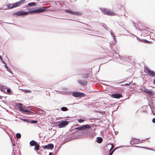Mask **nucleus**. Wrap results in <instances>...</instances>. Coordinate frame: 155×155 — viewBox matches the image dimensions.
Segmentation results:
<instances>
[{"mask_svg": "<svg viewBox=\"0 0 155 155\" xmlns=\"http://www.w3.org/2000/svg\"><path fill=\"white\" fill-rule=\"evenodd\" d=\"M2 22V21L0 20V24H1Z\"/></svg>", "mask_w": 155, "mask_h": 155, "instance_id": "nucleus-59", "label": "nucleus"}, {"mask_svg": "<svg viewBox=\"0 0 155 155\" xmlns=\"http://www.w3.org/2000/svg\"><path fill=\"white\" fill-rule=\"evenodd\" d=\"M90 127L88 129H87L86 131L84 132L83 135L88 136L91 139H93L96 135V134L94 132V131L93 130H91V126L93 124L90 125Z\"/></svg>", "mask_w": 155, "mask_h": 155, "instance_id": "nucleus-2", "label": "nucleus"}, {"mask_svg": "<svg viewBox=\"0 0 155 155\" xmlns=\"http://www.w3.org/2000/svg\"><path fill=\"white\" fill-rule=\"evenodd\" d=\"M90 127V125L86 124L82 125H78V124L73 126L71 127V129L72 130L74 129L75 130H78V131H79V132L83 135L84 132L86 131L87 129H88Z\"/></svg>", "mask_w": 155, "mask_h": 155, "instance_id": "nucleus-1", "label": "nucleus"}, {"mask_svg": "<svg viewBox=\"0 0 155 155\" xmlns=\"http://www.w3.org/2000/svg\"><path fill=\"white\" fill-rule=\"evenodd\" d=\"M130 83H127V84H124V85L125 86H129V85H130Z\"/></svg>", "mask_w": 155, "mask_h": 155, "instance_id": "nucleus-52", "label": "nucleus"}, {"mask_svg": "<svg viewBox=\"0 0 155 155\" xmlns=\"http://www.w3.org/2000/svg\"><path fill=\"white\" fill-rule=\"evenodd\" d=\"M134 146L135 147H138L143 148L145 149H147V150H152V149H151L148 147H140V146Z\"/></svg>", "mask_w": 155, "mask_h": 155, "instance_id": "nucleus-36", "label": "nucleus"}, {"mask_svg": "<svg viewBox=\"0 0 155 155\" xmlns=\"http://www.w3.org/2000/svg\"><path fill=\"white\" fill-rule=\"evenodd\" d=\"M29 107H30L29 106H28L27 107V108L28 109H26L25 108V111L24 112L26 114H30L31 113H33V112H32L31 110H29Z\"/></svg>", "mask_w": 155, "mask_h": 155, "instance_id": "nucleus-22", "label": "nucleus"}, {"mask_svg": "<svg viewBox=\"0 0 155 155\" xmlns=\"http://www.w3.org/2000/svg\"><path fill=\"white\" fill-rule=\"evenodd\" d=\"M147 89L145 87H142L141 88L140 91H141L144 92V93H145Z\"/></svg>", "mask_w": 155, "mask_h": 155, "instance_id": "nucleus-33", "label": "nucleus"}, {"mask_svg": "<svg viewBox=\"0 0 155 155\" xmlns=\"http://www.w3.org/2000/svg\"><path fill=\"white\" fill-rule=\"evenodd\" d=\"M150 107L151 110H152V108L151 107V106L150 105Z\"/></svg>", "mask_w": 155, "mask_h": 155, "instance_id": "nucleus-62", "label": "nucleus"}, {"mask_svg": "<svg viewBox=\"0 0 155 155\" xmlns=\"http://www.w3.org/2000/svg\"><path fill=\"white\" fill-rule=\"evenodd\" d=\"M103 140V139L100 137H98L96 138V142L99 143H101Z\"/></svg>", "mask_w": 155, "mask_h": 155, "instance_id": "nucleus-21", "label": "nucleus"}, {"mask_svg": "<svg viewBox=\"0 0 155 155\" xmlns=\"http://www.w3.org/2000/svg\"><path fill=\"white\" fill-rule=\"evenodd\" d=\"M46 10V8L44 7H35L36 13H42Z\"/></svg>", "mask_w": 155, "mask_h": 155, "instance_id": "nucleus-9", "label": "nucleus"}, {"mask_svg": "<svg viewBox=\"0 0 155 155\" xmlns=\"http://www.w3.org/2000/svg\"><path fill=\"white\" fill-rule=\"evenodd\" d=\"M16 137L18 138H20L21 137V134L19 133H17L16 134Z\"/></svg>", "mask_w": 155, "mask_h": 155, "instance_id": "nucleus-38", "label": "nucleus"}, {"mask_svg": "<svg viewBox=\"0 0 155 155\" xmlns=\"http://www.w3.org/2000/svg\"><path fill=\"white\" fill-rule=\"evenodd\" d=\"M5 88H7L6 87L4 86V85H0V90L2 91L3 92L5 91Z\"/></svg>", "mask_w": 155, "mask_h": 155, "instance_id": "nucleus-27", "label": "nucleus"}, {"mask_svg": "<svg viewBox=\"0 0 155 155\" xmlns=\"http://www.w3.org/2000/svg\"><path fill=\"white\" fill-rule=\"evenodd\" d=\"M110 33L111 35L114 37V36H115L114 35V33L112 32L111 31H110Z\"/></svg>", "mask_w": 155, "mask_h": 155, "instance_id": "nucleus-45", "label": "nucleus"}, {"mask_svg": "<svg viewBox=\"0 0 155 155\" xmlns=\"http://www.w3.org/2000/svg\"><path fill=\"white\" fill-rule=\"evenodd\" d=\"M38 121L36 120H31L30 121L29 120V122L28 123H30L32 124H35L37 123Z\"/></svg>", "mask_w": 155, "mask_h": 155, "instance_id": "nucleus-35", "label": "nucleus"}, {"mask_svg": "<svg viewBox=\"0 0 155 155\" xmlns=\"http://www.w3.org/2000/svg\"><path fill=\"white\" fill-rule=\"evenodd\" d=\"M109 44H110V49H111V50H112L113 49V48L112 47H111L110 43Z\"/></svg>", "mask_w": 155, "mask_h": 155, "instance_id": "nucleus-50", "label": "nucleus"}, {"mask_svg": "<svg viewBox=\"0 0 155 155\" xmlns=\"http://www.w3.org/2000/svg\"><path fill=\"white\" fill-rule=\"evenodd\" d=\"M7 71H8L9 73L12 74V75L13 74L12 71L10 69H8L7 70Z\"/></svg>", "mask_w": 155, "mask_h": 155, "instance_id": "nucleus-44", "label": "nucleus"}, {"mask_svg": "<svg viewBox=\"0 0 155 155\" xmlns=\"http://www.w3.org/2000/svg\"><path fill=\"white\" fill-rule=\"evenodd\" d=\"M144 71L148 76L155 78V72L151 70L147 67L144 68Z\"/></svg>", "mask_w": 155, "mask_h": 155, "instance_id": "nucleus-4", "label": "nucleus"}, {"mask_svg": "<svg viewBox=\"0 0 155 155\" xmlns=\"http://www.w3.org/2000/svg\"><path fill=\"white\" fill-rule=\"evenodd\" d=\"M67 93L71 94L72 95L75 97H81L85 96V94L84 93L78 91H68L67 92Z\"/></svg>", "mask_w": 155, "mask_h": 155, "instance_id": "nucleus-3", "label": "nucleus"}, {"mask_svg": "<svg viewBox=\"0 0 155 155\" xmlns=\"http://www.w3.org/2000/svg\"><path fill=\"white\" fill-rule=\"evenodd\" d=\"M151 42L150 41H148V42H147V43H151Z\"/></svg>", "mask_w": 155, "mask_h": 155, "instance_id": "nucleus-61", "label": "nucleus"}, {"mask_svg": "<svg viewBox=\"0 0 155 155\" xmlns=\"http://www.w3.org/2000/svg\"><path fill=\"white\" fill-rule=\"evenodd\" d=\"M130 143L131 145L137 144H138V142H137L136 140H134V139L131 140L130 142Z\"/></svg>", "mask_w": 155, "mask_h": 155, "instance_id": "nucleus-26", "label": "nucleus"}, {"mask_svg": "<svg viewBox=\"0 0 155 155\" xmlns=\"http://www.w3.org/2000/svg\"><path fill=\"white\" fill-rule=\"evenodd\" d=\"M30 110H31V111H33V110H32L31 109H30Z\"/></svg>", "mask_w": 155, "mask_h": 155, "instance_id": "nucleus-64", "label": "nucleus"}, {"mask_svg": "<svg viewBox=\"0 0 155 155\" xmlns=\"http://www.w3.org/2000/svg\"><path fill=\"white\" fill-rule=\"evenodd\" d=\"M27 12L24 11L23 10H21L14 12L13 14V15L14 16H23L27 15Z\"/></svg>", "mask_w": 155, "mask_h": 155, "instance_id": "nucleus-6", "label": "nucleus"}, {"mask_svg": "<svg viewBox=\"0 0 155 155\" xmlns=\"http://www.w3.org/2000/svg\"><path fill=\"white\" fill-rule=\"evenodd\" d=\"M78 82L80 84L84 86H86L87 84V81H83L82 80H79Z\"/></svg>", "mask_w": 155, "mask_h": 155, "instance_id": "nucleus-19", "label": "nucleus"}, {"mask_svg": "<svg viewBox=\"0 0 155 155\" xmlns=\"http://www.w3.org/2000/svg\"><path fill=\"white\" fill-rule=\"evenodd\" d=\"M28 5L29 7L35 6L37 5V4L35 2H31L28 3Z\"/></svg>", "mask_w": 155, "mask_h": 155, "instance_id": "nucleus-25", "label": "nucleus"}, {"mask_svg": "<svg viewBox=\"0 0 155 155\" xmlns=\"http://www.w3.org/2000/svg\"><path fill=\"white\" fill-rule=\"evenodd\" d=\"M49 155H53V153L52 152H50L49 153Z\"/></svg>", "mask_w": 155, "mask_h": 155, "instance_id": "nucleus-53", "label": "nucleus"}, {"mask_svg": "<svg viewBox=\"0 0 155 155\" xmlns=\"http://www.w3.org/2000/svg\"><path fill=\"white\" fill-rule=\"evenodd\" d=\"M5 64V65H4V66L5 67V68L7 69H8V66L6 64Z\"/></svg>", "mask_w": 155, "mask_h": 155, "instance_id": "nucleus-47", "label": "nucleus"}, {"mask_svg": "<svg viewBox=\"0 0 155 155\" xmlns=\"http://www.w3.org/2000/svg\"><path fill=\"white\" fill-rule=\"evenodd\" d=\"M124 28L125 30L126 31H127V32H129V33H130V32H129L128 31H127V30H126V29H124V28Z\"/></svg>", "mask_w": 155, "mask_h": 155, "instance_id": "nucleus-60", "label": "nucleus"}, {"mask_svg": "<svg viewBox=\"0 0 155 155\" xmlns=\"http://www.w3.org/2000/svg\"><path fill=\"white\" fill-rule=\"evenodd\" d=\"M54 147V145L51 143L48 144L47 145L42 146V147L44 149L52 150Z\"/></svg>", "mask_w": 155, "mask_h": 155, "instance_id": "nucleus-11", "label": "nucleus"}, {"mask_svg": "<svg viewBox=\"0 0 155 155\" xmlns=\"http://www.w3.org/2000/svg\"><path fill=\"white\" fill-rule=\"evenodd\" d=\"M22 90L24 91L25 93L30 92L31 91L30 90H28L24 89Z\"/></svg>", "mask_w": 155, "mask_h": 155, "instance_id": "nucleus-43", "label": "nucleus"}, {"mask_svg": "<svg viewBox=\"0 0 155 155\" xmlns=\"http://www.w3.org/2000/svg\"><path fill=\"white\" fill-rule=\"evenodd\" d=\"M37 143H38L35 140H32L30 141L29 144L30 146H34L36 145Z\"/></svg>", "mask_w": 155, "mask_h": 155, "instance_id": "nucleus-20", "label": "nucleus"}, {"mask_svg": "<svg viewBox=\"0 0 155 155\" xmlns=\"http://www.w3.org/2000/svg\"><path fill=\"white\" fill-rule=\"evenodd\" d=\"M152 121L153 123H155V118H153L152 120Z\"/></svg>", "mask_w": 155, "mask_h": 155, "instance_id": "nucleus-49", "label": "nucleus"}, {"mask_svg": "<svg viewBox=\"0 0 155 155\" xmlns=\"http://www.w3.org/2000/svg\"><path fill=\"white\" fill-rule=\"evenodd\" d=\"M101 25H102V26L104 27V28L106 29V30H108L109 29V28L107 27V25H105L104 23H101Z\"/></svg>", "mask_w": 155, "mask_h": 155, "instance_id": "nucleus-34", "label": "nucleus"}, {"mask_svg": "<svg viewBox=\"0 0 155 155\" xmlns=\"http://www.w3.org/2000/svg\"><path fill=\"white\" fill-rule=\"evenodd\" d=\"M61 110L63 111H66L68 110V109L67 107H63L61 108Z\"/></svg>", "mask_w": 155, "mask_h": 155, "instance_id": "nucleus-32", "label": "nucleus"}, {"mask_svg": "<svg viewBox=\"0 0 155 155\" xmlns=\"http://www.w3.org/2000/svg\"><path fill=\"white\" fill-rule=\"evenodd\" d=\"M136 37V36H135ZM136 37L137 39L139 41H140L141 42H143L144 43H147V42H148V41H147L146 40V39H140L139 38H138L136 36Z\"/></svg>", "mask_w": 155, "mask_h": 155, "instance_id": "nucleus-23", "label": "nucleus"}, {"mask_svg": "<svg viewBox=\"0 0 155 155\" xmlns=\"http://www.w3.org/2000/svg\"><path fill=\"white\" fill-rule=\"evenodd\" d=\"M40 149V146L38 143H37V144L34 146V150L36 151V153L37 154H38V151Z\"/></svg>", "mask_w": 155, "mask_h": 155, "instance_id": "nucleus-17", "label": "nucleus"}, {"mask_svg": "<svg viewBox=\"0 0 155 155\" xmlns=\"http://www.w3.org/2000/svg\"><path fill=\"white\" fill-rule=\"evenodd\" d=\"M23 105V104L21 103H17L16 106L18 108V109L22 107Z\"/></svg>", "mask_w": 155, "mask_h": 155, "instance_id": "nucleus-31", "label": "nucleus"}, {"mask_svg": "<svg viewBox=\"0 0 155 155\" xmlns=\"http://www.w3.org/2000/svg\"><path fill=\"white\" fill-rule=\"evenodd\" d=\"M21 120L25 122L29 123V119H21Z\"/></svg>", "mask_w": 155, "mask_h": 155, "instance_id": "nucleus-39", "label": "nucleus"}, {"mask_svg": "<svg viewBox=\"0 0 155 155\" xmlns=\"http://www.w3.org/2000/svg\"><path fill=\"white\" fill-rule=\"evenodd\" d=\"M145 93L150 96H153L154 94L153 92L151 91V90H149L148 89H147Z\"/></svg>", "mask_w": 155, "mask_h": 155, "instance_id": "nucleus-18", "label": "nucleus"}, {"mask_svg": "<svg viewBox=\"0 0 155 155\" xmlns=\"http://www.w3.org/2000/svg\"><path fill=\"white\" fill-rule=\"evenodd\" d=\"M0 59L2 63L5 64V62L3 60L2 57L1 55L0 56Z\"/></svg>", "mask_w": 155, "mask_h": 155, "instance_id": "nucleus-42", "label": "nucleus"}, {"mask_svg": "<svg viewBox=\"0 0 155 155\" xmlns=\"http://www.w3.org/2000/svg\"><path fill=\"white\" fill-rule=\"evenodd\" d=\"M147 107V106H143L142 107V108H146Z\"/></svg>", "mask_w": 155, "mask_h": 155, "instance_id": "nucleus-57", "label": "nucleus"}, {"mask_svg": "<svg viewBox=\"0 0 155 155\" xmlns=\"http://www.w3.org/2000/svg\"><path fill=\"white\" fill-rule=\"evenodd\" d=\"M25 0H21L15 3H13V7L14 8L19 6L21 5L23 3Z\"/></svg>", "mask_w": 155, "mask_h": 155, "instance_id": "nucleus-12", "label": "nucleus"}, {"mask_svg": "<svg viewBox=\"0 0 155 155\" xmlns=\"http://www.w3.org/2000/svg\"><path fill=\"white\" fill-rule=\"evenodd\" d=\"M108 155H112L111 153H109V154H108Z\"/></svg>", "mask_w": 155, "mask_h": 155, "instance_id": "nucleus-63", "label": "nucleus"}, {"mask_svg": "<svg viewBox=\"0 0 155 155\" xmlns=\"http://www.w3.org/2000/svg\"><path fill=\"white\" fill-rule=\"evenodd\" d=\"M153 84H155V79H153Z\"/></svg>", "mask_w": 155, "mask_h": 155, "instance_id": "nucleus-56", "label": "nucleus"}, {"mask_svg": "<svg viewBox=\"0 0 155 155\" xmlns=\"http://www.w3.org/2000/svg\"><path fill=\"white\" fill-rule=\"evenodd\" d=\"M79 134V132L78 131H75L73 132V133L71 134L72 137L74 139H76L77 138V136Z\"/></svg>", "mask_w": 155, "mask_h": 155, "instance_id": "nucleus-15", "label": "nucleus"}, {"mask_svg": "<svg viewBox=\"0 0 155 155\" xmlns=\"http://www.w3.org/2000/svg\"><path fill=\"white\" fill-rule=\"evenodd\" d=\"M33 107L34 109H35V110H38V111H42V110L41 109L37 107Z\"/></svg>", "mask_w": 155, "mask_h": 155, "instance_id": "nucleus-41", "label": "nucleus"}, {"mask_svg": "<svg viewBox=\"0 0 155 155\" xmlns=\"http://www.w3.org/2000/svg\"><path fill=\"white\" fill-rule=\"evenodd\" d=\"M7 93L9 94H13L12 91L11 89L9 88H8V87L7 88Z\"/></svg>", "mask_w": 155, "mask_h": 155, "instance_id": "nucleus-28", "label": "nucleus"}, {"mask_svg": "<svg viewBox=\"0 0 155 155\" xmlns=\"http://www.w3.org/2000/svg\"><path fill=\"white\" fill-rule=\"evenodd\" d=\"M133 146L132 145H122V146H120L119 147H115L111 152L109 151V153H111L112 155L113 154V153H114V152L117 149L119 148H120L123 147H132Z\"/></svg>", "mask_w": 155, "mask_h": 155, "instance_id": "nucleus-13", "label": "nucleus"}, {"mask_svg": "<svg viewBox=\"0 0 155 155\" xmlns=\"http://www.w3.org/2000/svg\"><path fill=\"white\" fill-rule=\"evenodd\" d=\"M73 139L74 138L72 137H70V135L68 136H67V137L64 139V143H65Z\"/></svg>", "mask_w": 155, "mask_h": 155, "instance_id": "nucleus-16", "label": "nucleus"}, {"mask_svg": "<svg viewBox=\"0 0 155 155\" xmlns=\"http://www.w3.org/2000/svg\"><path fill=\"white\" fill-rule=\"evenodd\" d=\"M25 109V108L22 107L20 108L19 109H18V110L20 111H22L23 112H24Z\"/></svg>", "mask_w": 155, "mask_h": 155, "instance_id": "nucleus-37", "label": "nucleus"}, {"mask_svg": "<svg viewBox=\"0 0 155 155\" xmlns=\"http://www.w3.org/2000/svg\"><path fill=\"white\" fill-rule=\"evenodd\" d=\"M65 12L66 13L78 16H80L82 14V13L81 12H73L71 10H69L67 9H66Z\"/></svg>", "mask_w": 155, "mask_h": 155, "instance_id": "nucleus-7", "label": "nucleus"}, {"mask_svg": "<svg viewBox=\"0 0 155 155\" xmlns=\"http://www.w3.org/2000/svg\"><path fill=\"white\" fill-rule=\"evenodd\" d=\"M100 10L105 15H113L114 14V13L111 12L109 10L105 8H100Z\"/></svg>", "mask_w": 155, "mask_h": 155, "instance_id": "nucleus-8", "label": "nucleus"}, {"mask_svg": "<svg viewBox=\"0 0 155 155\" xmlns=\"http://www.w3.org/2000/svg\"><path fill=\"white\" fill-rule=\"evenodd\" d=\"M132 139H134V140H137V142H138V143H142V141H144L145 140L147 139H146L145 140H140L139 139H137L136 138H133Z\"/></svg>", "mask_w": 155, "mask_h": 155, "instance_id": "nucleus-29", "label": "nucleus"}, {"mask_svg": "<svg viewBox=\"0 0 155 155\" xmlns=\"http://www.w3.org/2000/svg\"><path fill=\"white\" fill-rule=\"evenodd\" d=\"M3 97L2 96L0 95V99H2Z\"/></svg>", "mask_w": 155, "mask_h": 155, "instance_id": "nucleus-55", "label": "nucleus"}, {"mask_svg": "<svg viewBox=\"0 0 155 155\" xmlns=\"http://www.w3.org/2000/svg\"><path fill=\"white\" fill-rule=\"evenodd\" d=\"M57 123L58 124L59 127L61 128L65 127L68 124V121L64 120L58 121Z\"/></svg>", "mask_w": 155, "mask_h": 155, "instance_id": "nucleus-5", "label": "nucleus"}, {"mask_svg": "<svg viewBox=\"0 0 155 155\" xmlns=\"http://www.w3.org/2000/svg\"><path fill=\"white\" fill-rule=\"evenodd\" d=\"M110 97L112 98L119 99L122 97V95L121 94L118 93H115L114 94H110Z\"/></svg>", "mask_w": 155, "mask_h": 155, "instance_id": "nucleus-10", "label": "nucleus"}, {"mask_svg": "<svg viewBox=\"0 0 155 155\" xmlns=\"http://www.w3.org/2000/svg\"><path fill=\"white\" fill-rule=\"evenodd\" d=\"M6 6L9 9H12L14 8L13 3L7 4Z\"/></svg>", "mask_w": 155, "mask_h": 155, "instance_id": "nucleus-24", "label": "nucleus"}, {"mask_svg": "<svg viewBox=\"0 0 155 155\" xmlns=\"http://www.w3.org/2000/svg\"><path fill=\"white\" fill-rule=\"evenodd\" d=\"M113 39L114 40V41H115V42H117L116 39V38H115V36H114V37L113 38Z\"/></svg>", "mask_w": 155, "mask_h": 155, "instance_id": "nucleus-48", "label": "nucleus"}, {"mask_svg": "<svg viewBox=\"0 0 155 155\" xmlns=\"http://www.w3.org/2000/svg\"><path fill=\"white\" fill-rule=\"evenodd\" d=\"M28 12H27L28 13L27 15L28 14L36 13L35 7L28 8Z\"/></svg>", "mask_w": 155, "mask_h": 155, "instance_id": "nucleus-14", "label": "nucleus"}, {"mask_svg": "<svg viewBox=\"0 0 155 155\" xmlns=\"http://www.w3.org/2000/svg\"><path fill=\"white\" fill-rule=\"evenodd\" d=\"M143 112H147V111L146 110H144L143 111Z\"/></svg>", "mask_w": 155, "mask_h": 155, "instance_id": "nucleus-58", "label": "nucleus"}, {"mask_svg": "<svg viewBox=\"0 0 155 155\" xmlns=\"http://www.w3.org/2000/svg\"><path fill=\"white\" fill-rule=\"evenodd\" d=\"M78 120L79 123H81L84 122L85 121V120L82 118H80L78 119Z\"/></svg>", "mask_w": 155, "mask_h": 155, "instance_id": "nucleus-40", "label": "nucleus"}, {"mask_svg": "<svg viewBox=\"0 0 155 155\" xmlns=\"http://www.w3.org/2000/svg\"><path fill=\"white\" fill-rule=\"evenodd\" d=\"M82 75V77L84 78H87L89 77V74L88 73L83 74Z\"/></svg>", "mask_w": 155, "mask_h": 155, "instance_id": "nucleus-30", "label": "nucleus"}, {"mask_svg": "<svg viewBox=\"0 0 155 155\" xmlns=\"http://www.w3.org/2000/svg\"><path fill=\"white\" fill-rule=\"evenodd\" d=\"M12 144L13 147L15 146V143H13L12 142Z\"/></svg>", "mask_w": 155, "mask_h": 155, "instance_id": "nucleus-54", "label": "nucleus"}, {"mask_svg": "<svg viewBox=\"0 0 155 155\" xmlns=\"http://www.w3.org/2000/svg\"><path fill=\"white\" fill-rule=\"evenodd\" d=\"M58 153V150H56V151L55 152L54 155H56V154Z\"/></svg>", "mask_w": 155, "mask_h": 155, "instance_id": "nucleus-51", "label": "nucleus"}, {"mask_svg": "<svg viewBox=\"0 0 155 155\" xmlns=\"http://www.w3.org/2000/svg\"><path fill=\"white\" fill-rule=\"evenodd\" d=\"M111 147L110 150V151L111 150L113 149V147H114V145L113 144H111Z\"/></svg>", "mask_w": 155, "mask_h": 155, "instance_id": "nucleus-46", "label": "nucleus"}]
</instances>
